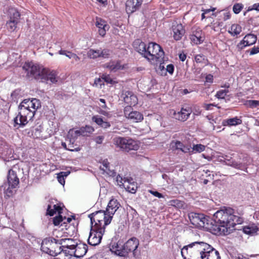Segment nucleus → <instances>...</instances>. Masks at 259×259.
I'll return each mask as SVG.
<instances>
[{
  "instance_id": "nucleus-11",
  "label": "nucleus",
  "mask_w": 259,
  "mask_h": 259,
  "mask_svg": "<svg viewBox=\"0 0 259 259\" xmlns=\"http://www.w3.org/2000/svg\"><path fill=\"white\" fill-rule=\"evenodd\" d=\"M171 29L174 39L177 41L181 40L185 33L184 26L179 19L174 20L172 22Z\"/></svg>"
},
{
  "instance_id": "nucleus-17",
  "label": "nucleus",
  "mask_w": 259,
  "mask_h": 259,
  "mask_svg": "<svg viewBox=\"0 0 259 259\" xmlns=\"http://www.w3.org/2000/svg\"><path fill=\"white\" fill-rule=\"evenodd\" d=\"M143 0H127L126 2V11L128 14H132L141 7Z\"/></svg>"
},
{
  "instance_id": "nucleus-2",
  "label": "nucleus",
  "mask_w": 259,
  "mask_h": 259,
  "mask_svg": "<svg viewBox=\"0 0 259 259\" xmlns=\"http://www.w3.org/2000/svg\"><path fill=\"white\" fill-rule=\"evenodd\" d=\"M41 107L40 102L36 98L25 99L19 105V112L14 118V126L23 127L34 117L37 110Z\"/></svg>"
},
{
  "instance_id": "nucleus-23",
  "label": "nucleus",
  "mask_w": 259,
  "mask_h": 259,
  "mask_svg": "<svg viewBox=\"0 0 259 259\" xmlns=\"http://www.w3.org/2000/svg\"><path fill=\"white\" fill-rule=\"evenodd\" d=\"M88 251V245L84 243L76 244V249L73 251L74 255L76 257L80 258L83 257Z\"/></svg>"
},
{
  "instance_id": "nucleus-45",
  "label": "nucleus",
  "mask_w": 259,
  "mask_h": 259,
  "mask_svg": "<svg viewBox=\"0 0 259 259\" xmlns=\"http://www.w3.org/2000/svg\"><path fill=\"white\" fill-rule=\"evenodd\" d=\"M191 39L196 44H201L204 40L203 37L199 36L198 37L192 34L191 36Z\"/></svg>"
},
{
  "instance_id": "nucleus-42",
  "label": "nucleus",
  "mask_w": 259,
  "mask_h": 259,
  "mask_svg": "<svg viewBox=\"0 0 259 259\" xmlns=\"http://www.w3.org/2000/svg\"><path fill=\"white\" fill-rule=\"evenodd\" d=\"M205 146L202 144L194 145L192 148L193 151L197 152H201L205 150Z\"/></svg>"
},
{
  "instance_id": "nucleus-59",
  "label": "nucleus",
  "mask_w": 259,
  "mask_h": 259,
  "mask_svg": "<svg viewBox=\"0 0 259 259\" xmlns=\"http://www.w3.org/2000/svg\"><path fill=\"white\" fill-rule=\"evenodd\" d=\"M40 128L39 127H36L34 129V131H33V132L34 134V135L36 136V137H38L40 135L41 133Z\"/></svg>"
},
{
  "instance_id": "nucleus-48",
  "label": "nucleus",
  "mask_w": 259,
  "mask_h": 259,
  "mask_svg": "<svg viewBox=\"0 0 259 259\" xmlns=\"http://www.w3.org/2000/svg\"><path fill=\"white\" fill-rule=\"evenodd\" d=\"M80 150V148L79 147H75L74 145V143L70 142L68 144V147L67 148V150L71 151H78Z\"/></svg>"
},
{
  "instance_id": "nucleus-4",
  "label": "nucleus",
  "mask_w": 259,
  "mask_h": 259,
  "mask_svg": "<svg viewBox=\"0 0 259 259\" xmlns=\"http://www.w3.org/2000/svg\"><path fill=\"white\" fill-rule=\"evenodd\" d=\"M91 220V227H97L99 229L100 227H104L109 225L112 220V217L109 215L106 211L99 210L96 211L89 215Z\"/></svg>"
},
{
  "instance_id": "nucleus-14",
  "label": "nucleus",
  "mask_w": 259,
  "mask_h": 259,
  "mask_svg": "<svg viewBox=\"0 0 259 259\" xmlns=\"http://www.w3.org/2000/svg\"><path fill=\"white\" fill-rule=\"evenodd\" d=\"M121 97L124 102L129 105V107H126L127 109H131L132 106H135L138 103V99L136 96L131 91H124Z\"/></svg>"
},
{
  "instance_id": "nucleus-53",
  "label": "nucleus",
  "mask_w": 259,
  "mask_h": 259,
  "mask_svg": "<svg viewBox=\"0 0 259 259\" xmlns=\"http://www.w3.org/2000/svg\"><path fill=\"white\" fill-rule=\"evenodd\" d=\"M259 53V47H254L249 50V54L250 55L256 54Z\"/></svg>"
},
{
  "instance_id": "nucleus-57",
  "label": "nucleus",
  "mask_w": 259,
  "mask_h": 259,
  "mask_svg": "<svg viewBox=\"0 0 259 259\" xmlns=\"http://www.w3.org/2000/svg\"><path fill=\"white\" fill-rule=\"evenodd\" d=\"M58 181L61 184L64 185L65 184V180L63 178V176L61 175H60L59 174L57 176Z\"/></svg>"
},
{
  "instance_id": "nucleus-27",
  "label": "nucleus",
  "mask_w": 259,
  "mask_h": 259,
  "mask_svg": "<svg viewBox=\"0 0 259 259\" xmlns=\"http://www.w3.org/2000/svg\"><path fill=\"white\" fill-rule=\"evenodd\" d=\"M81 136L80 133V129L74 131L73 129H70L68 133L67 137L69 139V142L74 143L78 137Z\"/></svg>"
},
{
  "instance_id": "nucleus-46",
  "label": "nucleus",
  "mask_w": 259,
  "mask_h": 259,
  "mask_svg": "<svg viewBox=\"0 0 259 259\" xmlns=\"http://www.w3.org/2000/svg\"><path fill=\"white\" fill-rule=\"evenodd\" d=\"M195 61L197 63H203L205 60V57L203 54L196 55L195 57Z\"/></svg>"
},
{
  "instance_id": "nucleus-38",
  "label": "nucleus",
  "mask_w": 259,
  "mask_h": 259,
  "mask_svg": "<svg viewBox=\"0 0 259 259\" xmlns=\"http://www.w3.org/2000/svg\"><path fill=\"white\" fill-rule=\"evenodd\" d=\"M112 53V51L108 49L99 50L100 57L103 58H108Z\"/></svg>"
},
{
  "instance_id": "nucleus-39",
  "label": "nucleus",
  "mask_w": 259,
  "mask_h": 259,
  "mask_svg": "<svg viewBox=\"0 0 259 259\" xmlns=\"http://www.w3.org/2000/svg\"><path fill=\"white\" fill-rule=\"evenodd\" d=\"M208 252L210 253L208 259H221L219 251L215 250L213 247L212 250Z\"/></svg>"
},
{
  "instance_id": "nucleus-26",
  "label": "nucleus",
  "mask_w": 259,
  "mask_h": 259,
  "mask_svg": "<svg viewBox=\"0 0 259 259\" xmlns=\"http://www.w3.org/2000/svg\"><path fill=\"white\" fill-rule=\"evenodd\" d=\"M222 123L224 126H236L241 124L242 120L238 117L236 116L233 118L224 120Z\"/></svg>"
},
{
  "instance_id": "nucleus-34",
  "label": "nucleus",
  "mask_w": 259,
  "mask_h": 259,
  "mask_svg": "<svg viewBox=\"0 0 259 259\" xmlns=\"http://www.w3.org/2000/svg\"><path fill=\"white\" fill-rule=\"evenodd\" d=\"M110 163L108 161L107 159H105L102 162V164L100 166V168L104 172H106L108 175L112 174V171L110 169Z\"/></svg>"
},
{
  "instance_id": "nucleus-49",
  "label": "nucleus",
  "mask_w": 259,
  "mask_h": 259,
  "mask_svg": "<svg viewBox=\"0 0 259 259\" xmlns=\"http://www.w3.org/2000/svg\"><path fill=\"white\" fill-rule=\"evenodd\" d=\"M245 47H247V46H246V44L243 41V40H242L240 42H239L237 44L236 46V49L238 51H240Z\"/></svg>"
},
{
  "instance_id": "nucleus-21",
  "label": "nucleus",
  "mask_w": 259,
  "mask_h": 259,
  "mask_svg": "<svg viewBox=\"0 0 259 259\" xmlns=\"http://www.w3.org/2000/svg\"><path fill=\"white\" fill-rule=\"evenodd\" d=\"M122 186L127 191L131 193L136 192L137 186L132 178H124Z\"/></svg>"
},
{
  "instance_id": "nucleus-37",
  "label": "nucleus",
  "mask_w": 259,
  "mask_h": 259,
  "mask_svg": "<svg viewBox=\"0 0 259 259\" xmlns=\"http://www.w3.org/2000/svg\"><path fill=\"white\" fill-rule=\"evenodd\" d=\"M88 57L91 59H96L100 57L99 50L90 49L87 53Z\"/></svg>"
},
{
  "instance_id": "nucleus-31",
  "label": "nucleus",
  "mask_w": 259,
  "mask_h": 259,
  "mask_svg": "<svg viewBox=\"0 0 259 259\" xmlns=\"http://www.w3.org/2000/svg\"><path fill=\"white\" fill-rule=\"evenodd\" d=\"M241 30V27L239 25L234 24L231 26L230 29L228 30V32L232 36H235L239 34Z\"/></svg>"
},
{
  "instance_id": "nucleus-47",
  "label": "nucleus",
  "mask_w": 259,
  "mask_h": 259,
  "mask_svg": "<svg viewBox=\"0 0 259 259\" xmlns=\"http://www.w3.org/2000/svg\"><path fill=\"white\" fill-rule=\"evenodd\" d=\"M63 219L62 215L59 214L58 216L53 219V224L55 226H58L63 221Z\"/></svg>"
},
{
  "instance_id": "nucleus-63",
  "label": "nucleus",
  "mask_w": 259,
  "mask_h": 259,
  "mask_svg": "<svg viewBox=\"0 0 259 259\" xmlns=\"http://www.w3.org/2000/svg\"><path fill=\"white\" fill-rule=\"evenodd\" d=\"M70 59H72L75 61L77 62L80 60V58L77 56L75 54H73V55H71L70 56Z\"/></svg>"
},
{
  "instance_id": "nucleus-6",
  "label": "nucleus",
  "mask_w": 259,
  "mask_h": 259,
  "mask_svg": "<svg viewBox=\"0 0 259 259\" xmlns=\"http://www.w3.org/2000/svg\"><path fill=\"white\" fill-rule=\"evenodd\" d=\"M114 144L125 152L137 150L139 146L137 142L128 138L116 137L113 139Z\"/></svg>"
},
{
  "instance_id": "nucleus-58",
  "label": "nucleus",
  "mask_w": 259,
  "mask_h": 259,
  "mask_svg": "<svg viewBox=\"0 0 259 259\" xmlns=\"http://www.w3.org/2000/svg\"><path fill=\"white\" fill-rule=\"evenodd\" d=\"M100 126L104 128H107L110 126V124L108 121H103Z\"/></svg>"
},
{
  "instance_id": "nucleus-15",
  "label": "nucleus",
  "mask_w": 259,
  "mask_h": 259,
  "mask_svg": "<svg viewBox=\"0 0 259 259\" xmlns=\"http://www.w3.org/2000/svg\"><path fill=\"white\" fill-rule=\"evenodd\" d=\"M192 112L190 107L188 106H183L181 110L177 113H175V117L177 119L182 121H186Z\"/></svg>"
},
{
  "instance_id": "nucleus-33",
  "label": "nucleus",
  "mask_w": 259,
  "mask_h": 259,
  "mask_svg": "<svg viewBox=\"0 0 259 259\" xmlns=\"http://www.w3.org/2000/svg\"><path fill=\"white\" fill-rule=\"evenodd\" d=\"M61 210L62 208L60 206L55 204L53 205V208L52 209L51 206L50 205H48L47 207V214L50 216H53L56 212L58 211L60 214L61 213Z\"/></svg>"
},
{
  "instance_id": "nucleus-32",
  "label": "nucleus",
  "mask_w": 259,
  "mask_h": 259,
  "mask_svg": "<svg viewBox=\"0 0 259 259\" xmlns=\"http://www.w3.org/2000/svg\"><path fill=\"white\" fill-rule=\"evenodd\" d=\"M258 228L255 226H245L243 231L244 233L250 235H254L257 231Z\"/></svg>"
},
{
  "instance_id": "nucleus-13",
  "label": "nucleus",
  "mask_w": 259,
  "mask_h": 259,
  "mask_svg": "<svg viewBox=\"0 0 259 259\" xmlns=\"http://www.w3.org/2000/svg\"><path fill=\"white\" fill-rule=\"evenodd\" d=\"M123 250L125 251V257L127 256L129 253L133 252V255H136V250L139 245V240L136 237H132L128 239L124 244Z\"/></svg>"
},
{
  "instance_id": "nucleus-50",
  "label": "nucleus",
  "mask_w": 259,
  "mask_h": 259,
  "mask_svg": "<svg viewBox=\"0 0 259 259\" xmlns=\"http://www.w3.org/2000/svg\"><path fill=\"white\" fill-rule=\"evenodd\" d=\"M102 79L107 83L112 84L113 82V80L108 75H103L102 76Z\"/></svg>"
},
{
  "instance_id": "nucleus-62",
  "label": "nucleus",
  "mask_w": 259,
  "mask_h": 259,
  "mask_svg": "<svg viewBox=\"0 0 259 259\" xmlns=\"http://www.w3.org/2000/svg\"><path fill=\"white\" fill-rule=\"evenodd\" d=\"M230 18V14L229 12H225L223 13V19L224 21H226Z\"/></svg>"
},
{
  "instance_id": "nucleus-60",
  "label": "nucleus",
  "mask_w": 259,
  "mask_h": 259,
  "mask_svg": "<svg viewBox=\"0 0 259 259\" xmlns=\"http://www.w3.org/2000/svg\"><path fill=\"white\" fill-rule=\"evenodd\" d=\"M191 147L190 146H185L183 147L182 151L185 153L189 152L190 151Z\"/></svg>"
},
{
  "instance_id": "nucleus-19",
  "label": "nucleus",
  "mask_w": 259,
  "mask_h": 259,
  "mask_svg": "<svg viewBox=\"0 0 259 259\" xmlns=\"http://www.w3.org/2000/svg\"><path fill=\"white\" fill-rule=\"evenodd\" d=\"M120 206V204L117 199L112 198L108 202L106 208V212L109 215L113 218V215Z\"/></svg>"
},
{
  "instance_id": "nucleus-12",
  "label": "nucleus",
  "mask_w": 259,
  "mask_h": 259,
  "mask_svg": "<svg viewBox=\"0 0 259 259\" xmlns=\"http://www.w3.org/2000/svg\"><path fill=\"white\" fill-rule=\"evenodd\" d=\"M41 76L40 81L47 83H57L59 79L58 73L56 71L47 68H46L45 71L44 72Z\"/></svg>"
},
{
  "instance_id": "nucleus-61",
  "label": "nucleus",
  "mask_w": 259,
  "mask_h": 259,
  "mask_svg": "<svg viewBox=\"0 0 259 259\" xmlns=\"http://www.w3.org/2000/svg\"><path fill=\"white\" fill-rule=\"evenodd\" d=\"M206 82L211 83L213 81V76L211 74L207 75L205 77Z\"/></svg>"
},
{
  "instance_id": "nucleus-20",
  "label": "nucleus",
  "mask_w": 259,
  "mask_h": 259,
  "mask_svg": "<svg viewBox=\"0 0 259 259\" xmlns=\"http://www.w3.org/2000/svg\"><path fill=\"white\" fill-rule=\"evenodd\" d=\"M95 25L98 28V32L100 35L104 36L106 31L108 30L109 28V26L106 21L101 18H97L96 20Z\"/></svg>"
},
{
  "instance_id": "nucleus-1",
  "label": "nucleus",
  "mask_w": 259,
  "mask_h": 259,
  "mask_svg": "<svg viewBox=\"0 0 259 259\" xmlns=\"http://www.w3.org/2000/svg\"><path fill=\"white\" fill-rule=\"evenodd\" d=\"M243 213L242 211L238 212L231 207H225L219 210L213 215L211 229L216 234L224 235L230 234L235 230L234 227L236 224H241L243 222Z\"/></svg>"
},
{
  "instance_id": "nucleus-54",
  "label": "nucleus",
  "mask_w": 259,
  "mask_h": 259,
  "mask_svg": "<svg viewBox=\"0 0 259 259\" xmlns=\"http://www.w3.org/2000/svg\"><path fill=\"white\" fill-rule=\"evenodd\" d=\"M104 137L103 136H99L95 138V141L97 144H101L102 143Z\"/></svg>"
},
{
  "instance_id": "nucleus-24",
  "label": "nucleus",
  "mask_w": 259,
  "mask_h": 259,
  "mask_svg": "<svg viewBox=\"0 0 259 259\" xmlns=\"http://www.w3.org/2000/svg\"><path fill=\"white\" fill-rule=\"evenodd\" d=\"M7 179L9 185L13 188H15L19 183V180L16 172L12 169L9 170Z\"/></svg>"
},
{
  "instance_id": "nucleus-7",
  "label": "nucleus",
  "mask_w": 259,
  "mask_h": 259,
  "mask_svg": "<svg viewBox=\"0 0 259 259\" xmlns=\"http://www.w3.org/2000/svg\"><path fill=\"white\" fill-rule=\"evenodd\" d=\"M189 218L191 223L195 226L202 227L211 229L212 220L202 213L192 212L189 214Z\"/></svg>"
},
{
  "instance_id": "nucleus-55",
  "label": "nucleus",
  "mask_w": 259,
  "mask_h": 259,
  "mask_svg": "<svg viewBox=\"0 0 259 259\" xmlns=\"http://www.w3.org/2000/svg\"><path fill=\"white\" fill-rule=\"evenodd\" d=\"M102 78H96L95 79L94 84L96 85V86L98 87L99 86L100 88L102 87V84L103 83H102Z\"/></svg>"
},
{
  "instance_id": "nucleus-35",
  "label": "nucleus",
  "mask_w": 259,
  "mask_h": 259,
  "mask_svg": "<svg viewBox=\"0 0 259 259\" xmlns=\"http://www.w3.org/2000/svg\"><path fill=\"white\" fill-rule=\"evenodd\" d=\"M169 204L175 207L181 208L184 207L185 203L183 201L178 199H173L169 201Z\"/></svg>"
},
{
  "instance_id": "nucleus-25",
  "label": "nucleus",
  "mask_w": 259,
  "mask_h": 259,
  "mask_svg": "<svg viewBox=\"0 0 259 259\" xmlns=\"http://www.w3.org/2000/svg\"><path fill=\"white\" fill-rule=\"evenodd\" d=\"M134 45L137 52L145 57L147 49L146 45L144 42H140V41L138 40L134 42Z\"/></svg>"
},
{
  "instance_id": "nucleus-16",
  "label": "nucleus",
  "mask_w": 259,
  "mask_h": 259,
  "mask_svg": "<svg viewBox=\"0 0 259 259\" xmlns=\"http://www.w3.org/2000/svg\"><path fill=\"white\" fill-rule=\"evenodd\" d=\"M124 245L122 242L118 241L117 242H112L110 246V251L115 254L121 256L125 257V251L123 250Z\"/></svg>"
},
{
  "instance_id": "nucleus-5",
  "label": "nucleus",
  "mask_w": 259,
  "mask_h": 259,
  "mask_svg": "<svg viewBox=\"0 0 259 259\" xmlns=\"http://www.w3.org/2000/svg\"><path fill=\"white\" fill-rule=\"evenodd\" d=\"M164 56V52L161 47L155 42H150L147 46L145 58L153 63L160 61Z\"/></svg>"
},
{
  "instance_id": "nucleus-52",
  "label": "nucleus",
  "mask_w": 259,
  "mask_h": 259,
  "mask_svg": "<svg viewBox=\"0 0 259 259\" xmlns=\"http://www.w3.org/2000/svg\"><path fill=\"white\" fill-rule=\"evenodd\" d=\"M149 193L154 195L155 197H157L159 198H163V196L161 193H159L157 191H154L153 190H149Z\"/></svg>"
},
{
  "instance_id": "nucleus-36",
  "label": "nucleus",
  "mask_w": 259,
  "mask_h": 259,
  "mask_svg": "<svg viewBox=\"0 0 259 259\" xmlns=\"http://www.w3.org/2000/svg\"><path fill=\"white\" fill-rule=\"evenodd\" d=\"M244 104L246 107L253 109L259 107V101L246 100Z\"/></svg>"
},
{
  "instance_id": "nucleus-64",
  "label": "nucleus",
  "mask_w": 259,
  "mask_h": 259,
  "mask_svg": "<svg viewBox=\"0 0 259 259\" xmlns=\"http://www.w3.org/2000/svg\"><path fill=\"white\" fill-rule=\"evenodd\" d=\"M179 59L182 61H184L186 59V55L184 53H180L179 55Z\"/></svg>"
},
{
  "instance_id": "nucleus-30",
  "label": "nucleus",
  "mask_w": 259,
  "mask_h": 259,
  "mask_svg": "<svg viewBox=\"0 0 259 259\" xmlns=\"http://www.w3.org/2000/svg\"><path fill=\"white\" fill-rule=\"evenodd\" d=\"M82 136H89L94 131V128L90 125H86L79 128Z\"/></svg>"
},
{
  "instance_id": "nucleus-51",
  "label": "nucleus",
  "mask_w": 259,
  "mask_h": 259,
  "mask_svg": "<svg viewBox=\"0 0 259 259\" xmlns=\"http://www.w3.org/2000/svg\"><path fill=\"white\" fill-rule=\"evenodd\" d=\"M166 70L169 74H172L174 71V66L171 64L167 65L166 66Z\"/></svg>"
},
{
  "instance_id": "nucleus-22",
  "label": "nucleus",
  "mask_w": 259,
  "mask_h": 259,
  "mask_svg": "<svg viewBox=\"0 0 259 259\" xmlns=\"http://www.w3.org/2000/svg\"><path fill=\"white\" fill-rule=\"evenodd\" d=\"M104 67L109 69L111 71L116 72L124 69V65L121 64L120 61H111L104 65Z\"/></svg>"
},
{
  "instance_id": "nucleus-8",
  "label": "nucleus",
  "mask_w": 259,
  "mask_h": 259,
  "mask_svg": "<svg viewBox=\"0 0 259 259\" xmlns=\"http://www.w3.org/2000/svg\"><path fill=\"white\" fill-rule=\"evenodd\" d=\"M22 68L27 73L28 76H31L40 80L46 69L43 66L38 64H34L32 62L25 63Z\"/></svg>"
},
{
  "instance_id": "nucleus-18",
  "label": "nucleus",
  "mask_w": 259,
  "mask_h": 259,
  "mask_svg": "<svg viewBox=\"0 0 259 259\" xmlns=\"http://www.w3.org/2000/svg\"><path fill=\"white\" fill-rule=\"evenodd\" d=\"M128 109L127 108H125L124 110L125 116L128 119L134 122H141L143 120V115L140 112L134 111L127 113Z\"/></svg>"
},
{
  "instance_id": "nucleus-43",
  "label": "nucleus",
  "mask_w": 259,
  "mask_h": 259,
  "mask_svg": "<svg viewBox=\"0 0 259 259\" xmlns=\"http://www.w3.org/2000/svg\"><path fill=\"white\" fill-rule=\"evenodd\" d=\"M243 8V5L242 4H235L233 7V11L235 14L239 13Z\"/></svg>"
},
{
  "instance_id": "nucleus-56",
  "label": "nucleus",
  "mask_w": 259,
  "mask_h": 259,
  "mask_svg": "<svg viewBox=\"0 0 259 259\" xmlns=\"http://www.w3.org/2000/svg\"><path fill=\"white\" fill-rule=\"evenodd\" d=\"M65 247H63L64 250H65V248L69 249L71 250H73L74 251L76 249V244H67L66 245H64Z\"/></svg>"
},
{
  "instance_id": "nucleus-28",
  "label": "nucleus",
  "mask_w": 259,
  "mask_h": 259,
  "mask_svg": "<svg viewBox=\"0 0 259 259\" xmlns=\"http://www.w3.org/2000/svg\"><path fill=\"white\" fill-rule=\"evenodd\" d=\"M243 40L246 44V46H249L256 42L257 37L255 35L249 33L246 35Z\"/></svg>"
},
{
  "instance_id": "nucleus-29",
  "label": "nucleus",
  "mask_w": 259,
  "mask_h": 259,
  "mask_svg": "<svg viewBox=\"0 0 259 259\" xmlns=\"http://www.w3.org/2000/svg\"><path fill=\"white\" fill-rule=\"evenodd\" d=\"M226 163L227 165L242 170L245 167L244 165L242 163L235 161L234 160L227 159L226 161Z\"/></svg>"
},
{
  "instance_id": "nucleus-3",
  "label": "nucleus",
  "mask_w": 259,
  "mask_h": 259,
  "mask_svg": "<svg viewBox=\"0 0 259 259\" xmlns=\"http://www.w3.org/2000/svg\"><path fill=\"white\" fill-rule=\"evenodd\" d=\"M64 241L62 239L56 240L51 237L45 238L42 241L41 250L50 255L56 256L62 251H66L63 248L65 246H60Z\"/></svg>"
},
{
  "instance_id": "nucleus-44",
  "label": "nucleus",
  "mask_w": 259,
  "mask_h": 259,
  "mask_svg": "<svg viewBox=\"0 0 259 259\" xmlns=\"http://www.w3.org/2000/svg\"><path fill=\"white\" fill-rule=\"evenodd\" d=\"M92 121L95 122L97 124L101 126L102 123L104 121L103 118L99 115H95L92 117Z\"/></svg>"
},
{
  "instance_id": "nucleus-9",
  "label": "nucleus",
  "mask_w": 259,
  "mask_h": 259,
  "mask_svg": "<svg viewBox=\"0 0 259 259\" xmlns=\"http://www.w3.org/2000/svg\"><path fill=\"white\" fill-rule=\"evenodd\" d=\"M105 231L104 227H100L98 229L97 227H93L92 226L88 240V243L92 246L98 245L101 242Z\"/></svg>"
},
{
  "instance_id": "nucleus-40",
  "label": "nucleus",
  "mask_w": 259,
  "mask_h": 259,
  "mask_svg": "<svg viewBox=\"0 0 259 259\" xmlns=\"http://www.w3.org/2000/svg\"><path fill=\"white\" fill-rule=\"evenodd\" d=\"M171 146L173 150H180L182 151L184 144L179 141H173L171 143Z\"/></svg>"
},
{
  "instance_id": "nucleus-10",
  "label": "nucleus",
  "mask_w": 259,
  "mask_h": 259,
  "mask_svg": "<svg viewBox=\"0 0 259 259\" xmlns=\"http://www.w3.org/2000/svg\"><path fill=\"white\" fill-rule=\"evenodd\" d=\"M9 20L6 23L8 30L10 32L15 31L17 24L19 22L20 14L15 8H10L9 10Z\"/></svg>"
},
{
  "instance_id": "nucleus-41",
  "label": "nucleus",
  "mask_w": 259,
  "mask_h": 259,
  "mask_svg": "<svg viewBox=\"0 0 259 259\" xmlns=\"http://www.w3.org/2000/svg\"><path fill=\"white\" fill-rule=\"evenodd\" d=\"M229 93L228 90H221L217 92L215 97L218 99H224L227 93Z\"/></svg>"
}]
</instances>
